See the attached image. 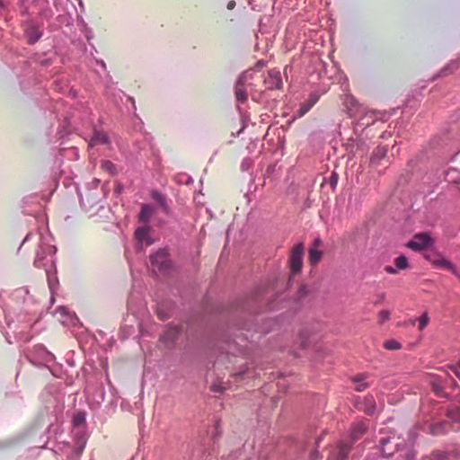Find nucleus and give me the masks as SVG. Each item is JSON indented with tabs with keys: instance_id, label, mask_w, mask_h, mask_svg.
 <instances>
[{
	"instance_id": "nucleus-1",
	"label": "nucleus",
	"mask_w": 460,
	"mask_h": 460,
	"mask_svg": "<svg viewBox=\"0 0 460 460\" xmlns=\"http://www.w3.org/2000/svg\"><path fill=\"white\" fill-rule=\"evenodd\" d=\"M409 175H402L393 191L392 199L399 201L425 200L441 201L443 199H460V189L456 186L460 181V170L449 168L439 173H428L415 182L411 188L405 189Z\"/></svg>"
},
{
	"instance_id": "nucleus-2",
	"label": "nucleus",
	"mask_w": 460,
	"mask_h": 460,
	"mask_svg": "<svg viewBox=\"0 0 460 460\" xmlns=\"http://www.w3.org/2000/svg\"><path fill=\"white\" fill-rule=\"evenodd\" d=\"M35 236L39 238L40 243L33 264L36 268H43L45 270L49 288L53 295L55 288L58 285V279L56 268L57 247L51 243L53 239L52 235L49 233L29 232L23 238L22 243L18 248V252H20L24 243L31 241Z\"/></svg>"
},
{
	"instance_id": "nucleus-3",
	"label": "nucleus",
	"mask_w": 460,
	"mask_h": 460,
	"mask_svg": "<svg viewBox=\"0 0 460 460\" xmlns=\"http://www.w3.org/2000/svg\"><path fill=\"white\" fill-rule=\"evenodd\" d=\"M349 103L350 104L349 112L350 116H359L354 126V132L358 135L359 132L365 134L366 137H368L372 125H375L376 121L381 120L382 122L387 120L389 115L386 112H379L376 111H367L365 108H361L358 102L350 97Z\"/></svg>"
},
{
	"instance_id": "nucleus-4",
	"label": "nucleus",
	"mask_w": 460,
	"mask_h": 460,
	"mask_svg": "<svg viewBox=\"0 0 460 460\" xmlns=\"http://www.w3.org/2000/svg\"><path fill=\"white\" fill-rule=\"evenodd\" d=\"M53 113L56 122L52 123L49 128L48 135L50 141L58 142L65 139L74 129L70 122L71 112L62 101H56L53 105Z\"/></svg>"
},
{
	"instance_id": "nucleus-5",
	"label": "nucleus",
	"mask_w": 460,
	"mask_h": 460,
	"mask_svg": "<svg viewBox=\"0 0 460 460\" xmlns=\"http://www.w3.org/2000/svg\"><path fill=\"white\" fill-rule=\"evenodd\" d=\"M35 4L38 11V17L40 22H49L53 16V12L49 7V4L48 0H19L18 1V10L22 16L29 17L30 13V5Z\"/></svg>"
},
{
	"instance_id": "nucleus-6",
	"label": "nucleus",
	"mask_w": 460,
	"mask_h": 460,
	"mask_svg": "<svg viewBox=\"0 0 460 460\" xmlns=\"http://www.w3.org/2000/svg\"><path fill=\"white\" fill-rule=\"evenodd\" d=\"M25 358L37 367L49 366L55 360V356L43 344H36L23 350Z\"/></svg>"
},
{
	"instance_id": "nucleus-7",
	"label": "nucleus",
	"mask_w": 460,
	"mask_h": 460,
	"mask_svg": "<svg viewBox=\"0 0 460 460\" xmlns=\"http://www.w3.org/2000/svg\"><path fill=\"white\" fill-rule=\"evenodd\" d=\"M433 392L439 397H447L448 390L457 386L456 380L451 374L444 372L440 375H434L430 381Z\"/></svg>"
},
{
	"instance_id": "nucleus-8",
	"label": "nucleus",
	"mask_w": 460,
	"mask_h": 460,
	"mask_svg": "<svg viewBox=\"0 0 460 460\" xmlns=\"http://www.w3.org/2000/svg\"><path fill=\"white\" fill-rule=\"evenodd\" d=\"M88 400L90 401V407L92 410H98L105 398V391L103 383L96 376V383L93 384L90 379H87L85 387Z\"/></svg>"
},
{
	"instance_id": "nucleus-9",
	"label": "nucleus",
	"mask_w": 460,
	"mask_h": 460,
	"mask_svg": "<svg viewBox=\"0 0 460 460\" xmlns=\"http://www.w3.org/2000/svg\"><path fill=\"white\" fill-rule=\"evenodd\" d=\"M24 37L29 45H34L43 36V22L38 19L27 18L22 21Z\"/></svg>"
},
{
	"instance_id": "nucleus-10",
	"label": "nucleus",
	"mask_w": 460,
	"mask_h": 460,
	"mask_svg": "<svg viewBox=\"0 0 460 460\" xmlns=\"http://www.w3.org/2000/svg\"><path fill=\"white\" fill-rule=\"evenodd\" d=\"M12 298L17 303H22V310L25 314L35 315L38 313V310L35 308V300L32 296L30 295L29 289L26 287L15 289L12 294Z\"/></svg>"
},
{
	"instance_id": "nucleus-11",
	"label": "nucleus",
	"mask_w": 460,
	"mask_h": 460,
	"mask_svg": "<svg viewBox=\"0 0 460 460\" xmlns=\"http://www.w3.org/2000/svg\"><path fill=\"white\" fill-rule=\"evenodd\" d=\"M87 438H74L75 445L72 447L68 443H63L58 446V449L54 450L56 454L59 451L66 456L67 460H79L85 447Z\"/></svg>"
},
{
	"instance_id": "nucleus-12",
	"label": "nucleus",
	"mask_w": 460,
	"mask_h": 460,
	"mask_svg": "<svg viewBox=\"0 0 460 460\" xmlns=\"http://www.w3.org/2000/svg\"><path fill=\"white\" fill-rule=\"evenodd\" d=\"M152 266L161 273H166L172 268V261L166 248H160L150 255Z\"/></svg>"
},
{
	"instance_id": "nucleus-13",
	"label": "nucleus",
	"mask_w": 460,
	"mask_h": 460,
	"mask_svg": "<svg viewBox=\"0 0 460 460\" xmlns=\"http://www.w3.org/2000/svg\"><path fill=\"white\" fill-rule=\"evenodd\" d=\"M398 439L394 435H385L378 438L377 447L384 457L389 458L399 450L400 443L397 441Z\"/></svg>"
},
{
	"instance_id": "nucleus-14",
	"label": "nucleus",
	"mask_w": 460,
	"mask_h": 460,
	"mask_svg": "<svg viewBox=\"0 0 460 460\" xmlns=\"http://www.w3.org/2000/svg\"><path fill=\"white\" fill-rule=\"evenodd\" d=\"M433 243L434 241L430 234L427 232H421L415 234L413 238L406 243V246L414 252H421L432 247Z\"/></svg>"
},
{
	"instance_id": "nucleus-15",
	"label": "nucleus",
	"mask_w": 460,
	"mask_h": 460,
	"mask_svg": "<svg viewBox=\"0 0 460 460\" xmlns=\"http://www.w3.org/2000/svg\"><path fill=\"white\" fill-rule=\"evenodd\" d=\"M305 246L303 243H298L292 248L288 258L290 272L293 275L298 274L303 267Z\"/></svg>"
},
{
	"instance_id": "nucleus-16",
	"label": "nucleus",
	"mask_w": 460,
	"mask_h": 460,
	"mask_svg": "<svg viewBox=\"0 0 460 460\" xmlns=\"http://www.w3.org/2000/svg\"><path fill=\"white\" fill-rule=\"evenodd\" d=\"M72 434L74 438H87L86 431V412L84 411H77L72 418Z\"/></svg>"
},
{
	"instance_id": "nucleus-17",
	"label": "nucleus",
	"mask_w": 460,
	"mask_h": 460,
	"mask_svg": "<svg viewBox=\"0 0 460 460\" xmlns=\"http://www.w3.org/2000/svg\"><path fill=\"white\" fill-rule=\"evenodd\" d=\"M365 138L367 137L365 134H362V132H360L356 138H349L344 144L347 153L351 155H355L358 152H362V154H364L368 149V146L367 145Z\"/></svg>"
},
{
	"instance_id": "nucleus-18",
	"label": "nucleus",
	"mask_w": 460,
	"mask_h": 460,
	"mask_svg": "<svg viewBox=\"0 0 460 460\" xmlns=\"http://www.w3.org/2000/svg\"><path fill=\"white\" fill-rule=\"evenodd\" d=\"M183 328L178 324H168L164 334L161 336L160 341L164 343L167 348H172L176 341L182 334Z\"/></svg>"
},
{
	"instance_id": "nucleus-19",
	"label": "nucleus",
	"mask_w": 460,
	"mask_h": 460,
	"mask_svg": "<svg viewBox=\"0 0 460 460\" xmlns=\"http://www.w3.org/2000/svg\"><path fill=\"white\" fill-rule=\"evenodd\" d=\"M424 258L436 269L444 268L451 272H455V265L438 252H427L424 254Z\"/></svg>"
},
{
	"instance_id": "nucleus-20",
	"label": "nucleus",
	"mask_w": 460,
	"mask_h": 460,
	"mask_svg": "<svg viewBox=\"0 0 460 460\" xmlns=\"http://www.w3.org/2000/svg\"><path fill=\"white\" fill-rule=\"evenodd\" d=\"M248 78L246 73H242L235 83L234 85V94L237 102V109L241 108V104L244 103L248 100V93L245 89V84Z\"/></svg>"
},
{
	"instance_id": "nucleus-21",
	"label": "nucleus",
	"mask_w": 460,
	"mask_h": 460,
	"mask_svg": "<svg viewBox=\"0 0 460 460\" xmlns=\"http://www.w3.org/2000/svg\"><path fill=\"white\" fill-rule=\"evenodd\" d=\"M368 430V420H364L354 423L350 429V441L345 444L352 447ZM344 443V441H342Z\"/></svg>"
},
{
	"instance_id": "nucleus-22",
	"label": "nucleus",
	"mask_w": 460,
	"mask_h": 460,
	"mask_svg": "<svg viewBox=\"0 0 460 460\" xmlns=\"http://www.w3.org/2000/svg\"><path fill=\"white\" fill-rule=\"evenodd\" d=\"M431 460H460V445L448 450H435Z\"/></svg>"
},
{
	"instance_id": "nucleus-23",
	"label": "nucleus",
	"mask_w": 460,
	"mask_h": 460,
	"mask_svg": "<svg viewBox=\"0 0 460 460\" xmlns=\"http://www.w3.org/2000/svg\"><path fill=\"white\" fill-rule=\"evenodd\" d=\"M264 84L269 90L279 89L282 86L281 73L279 70H270L267 77L264 79Z\"/></svg>"
},
{
	"instance_id": "nucleus-24",
	"label": "nucleus",
	"mask_w": 460,
	"mask_h": 460,
	"mask_svg": "<svg viewBox=\"0 0 460 460\" xmlns=\"http://www.w3.org/2000/svg\"><path fill=\"white\" fill-rule=\"evenodd\" d=\"M450 424L444 420L436 423H428L422 428L424 431L429 432L434 436L446 434L448 432Z\"/></svg>"
},
{
	"instance_id": "nucleus-25",
	"label": "nucleus",
	"mask_w": 460,
	"mask_h": 460,
	"mask_svg": "<svg viewBox=\"0 0 460 460\" xmlns=\"http://www.w3.org/2000/svg\"><path fill=\"white\" fill-rule=\"evenodd\" d=\"M350 452V446L340 442L331 452L328 460H347Z\"/></svg>"
},
{
	"instance_id": "nucleus-26",
	"label": "nucleus",
	"mask_w": 460,
	"mask_h": 460,
	"mask_svg": "<svg viewBox=\"0 0 460 460\" xmlns=\"http://www.w3.org/2000/svg\"><path fill=\"white\" fill-rule=\"evenodd\" d=\"M386 154L387 147L385 146H377L376 149H374L373 153L370 155L369 166H371L372 168H377L381 164V161L385 158Z\"/></svg>"
},
{
	"instance_id": "nucleus-27",
	"label": "nucleus",
	"mask_w": 460,
	"mask_h": 460,
	"mask_svg": "<svg viewBox=\"0 0 460 460\" xmlns=\"http://www.w3.org/2000/svg\"><path fill=\"white\" fill-rule=\"evenodd\" d=\"M156 315L161 321H166L172 315V304L164 301L157 304Z\"/></svg>"
},
{
	"instance_id": "nucleus-28",
	"label": "nucleus",
	"mask_w": 460,
	"mask_h": 460,
	"mask_svg": "<svg viewBox=\"0 0 460 460\" xmlns=\"http://www.w3.org/2000/svg\"><path fill=\"white\" fill-rule=\"evenodd\" d=\"M318 102V96L316 94H311L309 98L300 104L299 109L296 111V114L299 117L305 115L313 106Z\"/></svg>"
},
{
	"instance_id": "nucleus-29",
	"label": "nucleus",
	"mask_w": 460,
	"mask_h": 460,
	"mask_svg": "<svg viewBox=\"0 0 460 460\" xmlns=\"http://www.w3.org/2000/svg\"><path fill=\"white\" fill-rule=\"evenodd\" d=\"M109 142V137L105 132L95 129L90 140V146L107 145Z\"/></svg>"
},
{
	"instance_id": "nucleus-30",
	"label": "nucleus",
	"mask_w": 460,
	"mask_h": 460,
	"mask_svg": "<svg viewBox=\"0 0 460 460\" xmlns=\"http://www.w3.org/2000/svg\"><path fill=\"white\" fill-rule=\"evenodd\" d=\"M338 180H339L338 173L335 172H332L331 173L330 177L328 178V180L326 178H323V182L321 183V188L323 190L330 189L332 191H334V190L337 186V183H338Z\"/></svg>"
},
{
	"instance_id": "nucleus-31",
	"label": "nucleus",
	"mask_w": 460,
	"mask_h": 460,
	"mask_svg": "<svg viewBox=\"0 0 460 460\" xmlns=\"http://www.w3.org/2000/svg\"><path fill=\"white\" fill-rule=\"evenodd\" d=\"M323 257V252L316 247H310L308 249V261L310 265L315 266L320 262Z\"/></svg>"
},
{
	"instance_id": "nucleus-32",
	"label": "nucleus",
	"mask_w": 460,
	"mask_h": 460,
	"mask_svg": "<svg viewBox=\"0 0 460 460\" xmlns=\"http://www.w3.org/2000/svg\"><path fill=\"white\" fill-rule=\"evenodd\" d=\"M94 207L92 208V212H95L94 216H98L101 218H106L109 219V215L111 214V208L105 207L104 205H100L98 208H96V205L99 203H93Z\"/></svg>"
},
{
	"instance_id": "nucleus-33",
	"label": "nucleus",
	"mask_w": 460,
	"mask_h": 460,
	"mask_svg": "<svg viewBox=\"0 0 460 460\" xmlns=\"http://www.w3.org/2000/svg\"><path fill=\"white\" fill-rule=\"evenodd\" d=\"M135 236L139 243L146 242L147 245L152 243V241L148 237V230L146 227H139L135 232Z\"/></svg>"
},
{
	"instance_id": "nucleus-34",
	"label": "nucleus",
	"mask_w": 460,
	"mask_h": 460,
	"mask_svg": "<svg viewBox=\"0 0 460 460\" xmlns=\"http://www.w3.org/2000/svg\"><path fill=\"white\" fill-rule=\"evenodd\" d=\"M397 270H403L410 267L409 260L404 254H401L394 260Z\"/></svg>"
},
{
	"instance_id": "nucleus-35",
	"label": "nucleus",
	"mask_w": 460,
	"mask_h": 460,
	"mask_svg": "<svg viewBox=\"0 0 460 460\" xmlns=\"http://www.w3.org/2000/svg\"><path fill=\"white\" fill-rule=\"evenodd\" d=\"M153 213V209L148 203H144L139 213V220L141 222L146 223L149 221Z\"/></svg>"
},
{
	"instance_id": "nucleus-36",
	"label": "nucleus",
	"mask_w": 460,
	"mask_h": 460,
	"mask_svg": "<svg viewBox=\"0 0 460 460\" xmlns=\"http://www.w3.org/2000/svg\"><path fill=\"white\" fill-rule=\"evenodd\" d=\"M22 213L25 215L32 216L38 223L45 224L47 223L46 215L40 211L29 210L27 208H23Z\"/></svg>"
},
{
	"instance_id": "nucleus-37",
	"label": "nucleus",
	"mask_w": 460,
	"mask_h": 460,
	"mask_svg": "<svg viewBox=\"0 0 460 460\" xmlns=\"http://www.w3.org/2000/svg\"><path fill=\"white\" fill-rule=\"evenodd\" d=\"M101 168L109 172L111 176L116 175L119 172L116 164L109 160H102L101 163Z\"/></svg>"
},
{
	"instance_id": "nucleus-38",
	"label": "nucleus",
	"mask_w": 460,
	"mask_h": 460,
	"mask_svg": "<svg viewBox=\"0 0 460 460\" xmlns=\"http://www.w3.org/2000/svg\"><path fill=\"white\" fill-rule=\"evenodd\" d=\"M127 102H130L131 104V108H132V111H134V116L137 119L135 125H134V128L136 130H141L142 128H143V121L138 118V116L136 114V110H137V107H136V104H135V100L134 98L132 97H129L128 96L127 97Z\"/></svg>"
},
{
	"instance_id": "nucleus-39",
	"label": "nucleus",
	"mask_w": 460,
	"mask_h": 460,
	"mask_svg": "<svg viewBox=\"0 0 460 460\" xmlns=\"http://www.w3.org/2000/svg\"><path fill=\"white\" fill-rule=\"evenodd\" d=\"M174 181L179 185H181V184L189 185L193 182V179L191 178V176H190L189 174H187L185 172H181V173H178L177 175H175Z\"/></svg>"
},
{
	"instance_id": "nucleus-40",
	"label": "nucleus",
	"mask_w": 460,
	"mask_h": 460,
	"mask_svg": "<svg viewBox=\"0 0 460 460\" xmlns=\"http://www.w3.org/2000/svg\"><path fill=\"white\" fill-rule=\"evenodd\" d=\"M239 113H240V117H241V122H242V128L235 133L234 134L233 133V136L234 137H238L240 136V134L244 130V128H246L247 126V123L250 119V117L248 114H246L242 108H239L237 109Z\"/></svg>"
},
{
	"instance_id": "nucleus-41",
	"label": "nucleus",
	"mask_w": 460,
	"mask_h": 460,
	"mask_svg": "<svg viewBox=\"0 0 460 460\" xmlns=\"http://www.w3.org/2000/svg\"><path fill=\"white\" fill-rule=\"evenodd\" d=\"M310 333L306 329L299 331V343L302 349H306L309 345Z\"/></svg>"
},
{
	"instance_id": "nucleus-42",
	"label": "nucleus",
	"mask_w": 460,
	"mask_h": 460,
	"mask_svg": "<svg viewBox=\"0 0 460 460\" xmlns=\"http://www.w3.org/2000/svg\"><path fill=\"white\" fill-rule=\"evenodd\" d=\"M457 68H458V61L457 60L452 61L441 70L440 75H447L453 73Z\"/></svg>"
},
{
	"instance_id": "nucleus-43",
	"label": "nucleus",
	"mask_w": 460,
	"mask_h": 460,
	"mask_svg": "<svg viewBox=\"0 0 460 460\" xmlns=\"http://www.w3.org/2000/svg\"><path fill=\"white\" fill-rule=\"evenodd\" d=\"M415 321L419 322V330L422 331L429 323V317L427 312L421 314V315L415 319Z\"/></svg>"
},
{
	"instance_id": "nucleus-44",
	"label": "nucleus",
	"mask_w": 460,
	"mask_h": 460,
	"mask_svg": "<svg viewBox=\"0 0 460 460\" xmlns=\"http://www.w3.org/2000/svg\"><path fill=\"white\" fill-rule=\"evenodd\" d=\"M384 347L388 350H396L401 349L402 345L395 340H387L385 341Z\"/></svg>"
},
{
	"instance_id": "nucleus-45",
	"label": "nucleus",
	"mask_w": 460,
	"mask_h": 460,
	"mask_svg": "<svg viewBox=\"0 0 460 460\" xmlns=\"http://www.w3.org/2000/svg\"><path fill=\"white\" fill-rule=\"evenodd\" d=\"M39 63L41 66L48 67L54 63V58L45 54L39 58Z\"/></svg>"
},
{
	"instance_id": "nucleus-46",
	"label": "nucleus",
	"mask_w": 460,
	"mask_h": 460,
	"mask_svg": "<svg viewBox=\"0 0 460 460\" xmlns=\"http://www.w3.org/2000/svg\"><path fill=\"white\" fill-rule=\"evenodd\" d=\"M45 367L49 369V371L51 372V374L53 376H58V377L60 376L61 367H60V366L56 364L55 360L53 362L49 363V366H45Z\"/></svg>"
},
{
	"instance_id": "nucleus-47",
	"label": "nucleus",
	"mask_w": 460,
	"mask_h": 460,
	"mask_svg": "<svg viewBox=\"0 0 460 460\" xmlns=\"http://www.w3.org/2000/svg\"><path fill=\"white\" fill-rule=\"evenodd\" d=\"M79 205L84 213L89 214V217L94 216L95 212H92V208L94 207L93 203H79Z\"/></svg>"
},
{
	"instance_id": "nucleus-48",
	"label": "nucleus",
	"mask_w": 460,
	"mask_h": 460,
	"mask_svg": "<svg viewBox=\"0 0 460 460\" xmlns=\"http://www.w3.org/2000/svg\"><path fill=\"white\" fill-rule=\"evenodd\" d=\"M447 416L455 421H460V409L456 408L449 410Z\"/></svg>"
},
{
	"instance_id": "nucleus-49",
	"label": "nucleus",
	"mask_w": 460,
	"mask_h": 460,
	"mask_svg": "<svg viewBox=\"0 0 460 460\" xmlns=\"http://www.w3.org/2000/svg\"><path fill=\"white\" fill-rule=\"evenodd\" d=\"M54 84L56 91L59 93H63L65 91V88L67 86L66 82L60 79L55 80Z\"/></svg>"
},
{
	"instance_id": "nucleus-50",
	"label": "nucleus",
	"mask_w": 460,
	"mask_h": 460,
	"mask_svg": "<svg viewBox=\"0 0 460 460\" xmlns=\"http://www.w3.org/2000/svg\"><path fill=\"white\" fill-rule=\"evenodd\" d=\"M379 323H384L390 318V312L388 310H382L378 314Z\"/></svg>"
},
{
	"instance_id": "nucleus-51",
	"label": "nucleus",
	"mask_w": 460,
	"mask_h": 460,
	"mask_svg": "<svg viewBox=\"0 0 460 460\" xmlns=\"http://www.w3.org/2000/svg\"><path fill=\"white\" fill-rule=\"evenodd\" d=\"M151 197L154 201H165V197L156 190L151 191Z\"/></svg>"
},
{
	"instance_id": "nucleus-52",
	"label": "nucleus",
	"mask_w": 460,
	"mask_h": 460,
	"mask_svg": "<svg viewBox=\"0 0 460 460\" xmlns=\"http://www.w3.org/2000/svg\"><path fill=\"white\" fill-rule=\"evenodd\" d=\"M77 25L81 32H84L87 29H89L87 23L84 22V18L81 15H77Z\"/></svg>"
},
{
	"instance_id": "nucleus-53",
	"label": "nucleus",
	"mask_w": 460,
	"mask_h": 460,
	"mask_svg": "<svg viewBox=\"0 0 460 460\" xmlns=\"http://www.w3.org/2000/svg\"><path fill=\"white\" fill-rule=\"evenodd\" d=\"M252 165V160L251 158H244L241 164L242 171H248Z\"/></svg>"
},
{
	"instance_id": "nucleus-54",
	"label": "nucleus",
	"mask_w": 460,
	"mask_h": 460,
	"mask_svg": "<svg viewBox=\"0 0 460 460\" xmlns=\"http://www.w3.org/2000/svg\"><path fill=\"white\" fill-rule=\"evenodd\" d=\"M385 299V293L377 294L376 300L374 301V305H379L384 303Z\"/></svg>"
},
{
	"instance_id": "nucleus-55",
	"label": "nucleus",
	"mask_w": 460,
	"mask_h": 460,
	"mask_svg": "<svg viewBox=\"0 0 460 460\" xmlns=\"http://www.w3.org/2000/svg\"><path fill=\"white\" fill-rule=\"evenodd\" d=\"M384 270L386 273L391 274V275H394V274L398 273V270L395 268V266L386 265V266H385Z\"/></svg>"
},
{
	"instance_id": "nucleus-56",
	"label": "nucleus",
	"mask_w": 460,
	"mask_h": 460,
	"mask_svg": "<svg viewBox=\"0 0 460 460\" xmlns=\"http://www.w3.org/2000/svg\"><path fill=\"white\" fill-rule=\"evenodd\" d=\"M366 377H367L366 374H358V375H356L355 376H353L352 381L355 384L361 383V382L365 381Z\"/></svg>"
},
{
	"instance_id": "nucleus-57",
	"label": "nucleus",
	"mask_w": 460,
	"mask_h": 460,
	"mask_svg": "<svg viewBox=\"0 0 460 460\" xmlns=\"http://www.w3.org/2000/svg\"><path fill=\"white\" fill-rule=\"evenodd\" d=\"M368 387V384L366 382L357 383L356 384V391L358 392H363L365 389Z\"/></svg>"
},
{
	"instance_id": "nucleus-58",
	"label": "nucleus",
	"mask_w": 460,
	"mask_h": 460,
	"mask_svg": "<svg viewBox=\"0 0 460 460\" xmlns=\"http://www.w3.org/2000/svg\"><path fill=\"white\" fill-rule=\"evenodd\" d=\"M131 326H124L121 329V336L122 339H126L128 335H130Z\"/></svg>"
},
{
	"instance_id": "nucleus-59",
	"label": "nucleus",
	"mask_w": 460,
	"mask_h": 460,
	"mask_svg": "<svg viewBox=\"0 0 460 460\" xmlns=\"http://www.w3.org/2000/svg\"><path fill=\"white\" fill-rule=\"evenodd\" d=\"M307 288L305 286H301L298 289V297L303 298L307 296Z\"/></svg>"
},
{
	"instance_id": "nucleus-60",
	"label": "nucleus",
	"mask_w": 460,
	"mask_h": 460,
	"mask_svg": "<svg viewBox=\"0 0 460 460\" xmlns=\"http://www.w3.org/2000/svg\"><path fill=\"white\" fill-rule=\"evenodd\" d=\"M83 33L88 42H90V40L93 38V32L91 28L87 29Z\"/></svg>"
},
{
	"instance_id": "nucleus-61",
	"label": "nucleus",
	"mask_w": 460,
	"mask_h": 460,
	"mask_svg": "<svg viewBox=\"0 0 460 460\" xmlns=\"http://www.w3.org/2000/svg\"><path fill=\"white\" fill-rule=\"evenodd\" d=\"M16 339L17 340H23L25 342L28 341L30 340V337L24 333L23 332H20L19 333L16 334Z\"/></svg>"
},
{
	"instance_id": "nucleus-62",
	"label": "nucleus",
	"mask_w": 460,
	"mask_h": 460,
	"mask_svg": "<svg viewBox=\"0 0 460 460\" xmlns=\"http://www.w3.org/2000/svg\"><path fill=\"white\" fill-rule=\"evenodd\" d=\"M320 457V453L316 449L310 454V460H318Z\"/></svg>"
},
{
	"instance_id": "nucleus-63",
	"label": "nucleus",
	"mask_w": 460,
	"mask_h": 460,
	"mask_svg": "<svg viewBox=\"0 0 460 460\" xmlns=\"http://www.w3.org/2000/svg\"><path fill=\"white\" fill-rule=\"evenodd\" d=\"M211 389L215 393H222L223 392V387L221 385H216V384H214L212 385Z\"/></svg>"
},
{
	"instance_id": "nucleus-64",
	"label": "nucleus",
	"mask_w": 460,
	"mask_h": 460,
	"mask_svg": "<svg viewBox=\"0 0 460 460\" xmlns=\"http://www.w3.org/2000/svg\"><path fill=\"white\" fill-rule=\"evenodd\" d=\"M406 460H414L415 459V453L413 451H409L405 454Z\"/></svg>"
}]
</instances>
